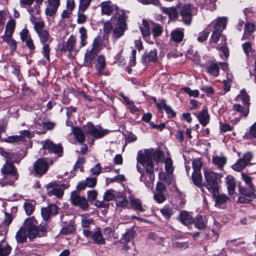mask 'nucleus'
<instances>
[{
    "mask_svg": "<svg viewBox=\"0 0 256 256\" xmlns=\"http://www.w3.org/2000/svg\"><path fill=\"white\" fill-rule=\"evenodd\" d=\"M22 141V136H12L8 137L6 139V142H18Z\"/></svg>",
    "mask_w": 256,
    "mask_h": 256,
    "instance_id": "58",
    "label": "nucleus"
},
{
    "mask_svg": "<svg viewBox=\"0 0 256 256\" xmlns=\"http://www.w3.org/2000/svg\"><path fill=\"white\" fill-rule=\"evenodd\" d=\"M37 221L33 217L26 218L24 221V228L28 230V236L30 240H33L37 236H42L46 232L44 226H38Z\"/></svg>",
    "mask_w": 256,
    "mask_h": 256,
    "instance_id": "2",
    "label": "nucleus"
},
{
    "mask_svg": "<svg viewBox=\"0 0 256 256\" xmlns=\"http://www.w3.org/2000/svg\"><path fill=\"white\" fill-rule=\"evenodd\" d=\"M48 168V163L42 158L38 159L34 164V170L38 175L44 174L47 172Z\"/></svg>",
    "mask_w": 256,
    "mask_h": 256,
    "instance_id": "13",
    "label": "nucleus"
},
{
    "mask_svg": "<svg viewBox=\"0 0 256 256\" xmlns=\"http://www.w3.org/2000/svg\"><path fill=\"white\" fill-rule=\"evenodd\" d=\"M76 38L74 36H70L68 39L66 44L64 46V50L71 52L73 50L76 44Z\"/></svg>",
    "mask_w": 256,
    "mask_h": 256,
    "instance_id": "37",
    "label": "nucleus"
},
{
    "mask_svg": "<svg viewBox=\"0 0 256 256\" xmlns=\"http://www.w3.org/2000/svg\"><path fill=\"white\" fill-rule=\"evenodd\" d=\"M118 15V26L113 30V36L114 38H118L121 37L126 30V24L125 20L126 18L125 13L123 11L119 10L117 12Z\"/></svg>",
    "mask_w": 256,
    "mask_h": 256,
    "instance_id": "5",
    "label": "nucleus"
},
{
    "mask_svg": "<svg viewBox=\"0 0 256 256\" xmlns=\"http://www.w3.org/2000/svg\"><path fill=\"white\" fill-rule=\"evenodd\" d=\"M80 47L82 48L85 46L87 44V30L84 27H81L79 30Z\"/></svg>",
    "mask_w": 256,
    "mask_h": 256,
    "instance_id": "36",
    "label": "nucleus"
},
{
    "mask_svg": "<svg viewBox=\"0 0 256 256\" xmlns=\"http://www.w3.org/2000/svg\"><path fill=\"white\" fill-rule=\"evenodd\" d=\"M91 238L94 242L98 244H104L105 238H104L100 230L97 228L94 231L92 232L91 234Z\"/></svg>",
    "mask_w": 256,
    "mask_h": 256,
    "instance_id": "21",
    "label": "nucleus"
},
{
    "mask_svg": "<svg viewBox=\"0 0 256 256\" xmlns=\"http://www.w3.org/2000/svg\"><path fill=\"white\" fill-rule=\"evenodd\" d=\"M75 230L74 226L70 224L62 228L60 232L62 234H68L72 233Z\"/></svg>",
    "mask_w": 256,
    "mask_h": 256,
    "instance_id": "56",
    "label": "nucleus"
},
{
    "mask_svg": "<svg viewBox=\"0 0 256 256\" xmlns=\"http://www.w3.org/2000/svg\"><path fill=\"white\" fill-rule=\"evenodd\" d=\"M162 10L164 13L169 14L170 17L175 18L177 16L178 13L175 8H162Z\"/></svg>",
    "mask_w": 256,
    "mask_h": 256,
    "instance_id": "52",
    "label": "nucleus"
},
{
    "mask_svg": "<svg viewBox=\"0 0 256 256\" xmlns=\"http://www.w3.org/2000/svg\"><path fill=\"white\" fill-rule=\"evenodd\" d=\"M106 66L105 58L103 55H100L96 60V68L99 75L104 74V70Z\"/></svg>",
    "mask_w": 256,
    "mask_h": 256,
    "instance_id": "24",
    "label": "nucleus"
},
{
    "mask_svg": "<svg viewBox=\"0 0 256 256\" xmlns=\"http://www.w3.org/2000/svg\"><path fill=\"white\" fill-rule=\"evenodd\" d=\"M132 206L136 210L140 212H144V210L142 206L140 200L138 198H132L130 200Z\"/></svg>",
    "mask_w": 256,
    "mask_h": 256,
    "instance_id": "46",
    "label": "nucleus"
},
{
    "mask_svg": "<svg viewBox=\"0 0 256 256\" xmlns=\"http://www.w3.org/2000/svg\"><path fill=\"white\" fill-rule=\"evenodd\" d=\"M180 218L182 223L186 226L194 222L191 214L186 210H182L180 212Z\"/></svg>",
    "mask_w": 256,
    "mask_h": 256,
    "instance_id": "26",
    "label": "nucleus"
},
{
    "mask_svg": "<svg viewBox=\"0 0 256 256\" xmlns=\"http://www.w3.org/2000/svg\"><path fill=\"white\" fill-rule=\"evenodd\" d=\"M184 92L188 94L190 96L196 98L199 96V92L197 90H192L190 88L186 87L183 88Z\"/></svg>",
    "mask_w": 256,
    "mask_h": 256,
    "instance_id": "57",
    "label": "nucleus"
},
{
    "mask_svg": "<svg viewBox=\"0 0 256 256\" xmlns=\"http://www.w3.org/2000/svg\"><path fill=\"white\" fill-rule=\"evenodd\" d=\"M49 188L52 189L49 192L50 194L58 198L61 197L64 194V190L69 186L68 184H57L56 182H52L48 184Z\"/></svg>",
    "mask_w": 256,
    "mask_h": 256,
    "instance_id": "11",
    "label": "nucleus"
},
{
    "mask_svg": "<svg viewBox=\"0 0 256 256\" xmlns=\"http://www.w3.org/2000/svg\"><path fill=\"white\" fill-rule=\"evenodd\" d=\"M70 200L73 205L78 206L83 210H86L88 208L87 200L77 192L74 191L71 193Z\"/></svg>",
    "mask_w": 256,
    "mask_h": 256,
    "instance_id": "8",
    "label": "nucleus"
},
{
    "mask_svg": "<svg viewBox=\"0 0 256 256\" xmlns=\"http://www.w3.org/2000/svg\"><path fill=\"white\" fill-rule=\"evenodd\" d=\"M202 163L200 159L196 158L192 162V168L194 172H200Z\"/></svg>",
    "mask_w": 256,
    "mask_h": 256,
    "instance_id": "54",
    "label": "nucleus"
},
{
    "mask_svg": "<svg viewBox=\"0 0 256 256\" xmlns=\"http://www.w3.org/2000/svg\"><path fill=\"white\" fill-rule=\"evenodd\" d=\"M227 23V20L225 17H220L213 22L214 30L222 32L225 28Z\"/></svg>",
    "mask_w": 256,
    "mask_h": 256,
    "instance_id": "23",
    "label": "nucleus"
},
{
    "mask_svg": "<svg viewBox=\"0 0 256 256\" xmlns=\"http://www.w3.org/2000/svg\"><path fill=\"white\" fill-rule=\"evenodd\" d=\"M192 180L196 186L203 190L204 183H202V176L200 172H194Z\"/></svg>",
    "mask_w": 256,
    "mask_h": 256,
    "instance_id": "28",
    "label": "nucleus"
},
{
    "mask_svg": "<svg viewBox=\"0 0 256 256\" xmlns=\"http://www.w3.org/2000/svg\"><path fill=\"white\" fill-rule=\"evenodd\" d=\"M16 26V22L14 20H10L6 26V34H8L9 35H12L14 33Z\"/></svg>",
    "mask_w": 256,
    "mask_h": 256,
    "instance_id": "45",
    "label": "nucleus"
},
{
    "mask_svg": "<svg viewBox=\"0 0 256 256\" xmlns=\"http://www.w3.org/2000/svg\"><path fill=\"white\" fill-rule=\"evenodd\" d=\"M200 122L206 126L209 122L210 116L206 110H204L198 115Z\"/></svg>",
    "mask_w": 256,
    "mask_h": 256,
    "instance_id": "32",
    "label": "nucleus"
},
{
    "mask_svg": "<svg viewBox=\"0 0 256 256\" xmlns=\"http://www.w3.org/2000/svg\"><path fill=\"white\" fill-rule=\"evenodd\" d=\"M165 168L166 172L168 173H172L173 171L172 162L170 158H167L164 162Z\"/></svg>",
    "mask_w": 256,
    "mask_h": 256,
    "instance_id": "63",
    "label": "nucleus"
},
{
    "mask_svg": "<svg viewBox=\"0 0 256 256\" xmlns=\"http://www.w3.org/2000/svg\"><path fill=\"white\" fill-rule=\"evenodd\" d=\"M134 232L132 230H130L126 232L124 235L122 239V242H130L134 238Z\"/></svg>",
    "mask_w": 256,
    "mask_h": 256,
    "instance_id": "51",
    "label": "nucleus"
},
{
    "mask_svg": "<svg viewBox=\"0 0 256 256\" xmlns=\"http://www.w3.org/2000/svg\"><path fill=\"white\" fill-rule=\"evenodd\" d=\"M226 158L223 156H214L212 158V164L218 168L222 169L226 162Z\"/></svg>",
    "mask_w": 256,
    "mask_h": 256,
    "instance_id": "27",
    "label": "nucleus"
},
{
    "mask_svg": "<svg viewBox=\"0 0 256 256\" xmlns=\"http://www.w3.org/2000/svg\"><path fill=\"white\" fill-rule=\"evenodd\" d=\"M72 132L78 142L82 144L85 141L84 134L80 128L72 126Z\"/></svg>",
    "mask_w": 256,
    "mask_h": 256,
    "instance_id": "25",
    "label": "nucleus"
},
{
    "mask_svg": "<svg viewBox=\"0 0 256 256\" xmlns=\"http://www.w3.org/2000/svg\"><path fill=\"white\" fill-rule=\"evenodd\" d=\"M160 212L162 216L166 218H170L173 213L172 208L167 206L161 208Z\"/></svg>",
    "mask_w": 256,
    "mask_h": 256,
    "instance_id": "48",
    "label": "nucleus"
},
{
    "mask_svg": "<svg viewBox=\"0 0 256 256\" xmlns=\"http://www.w3.org/2000/svg\"><path fill=\"white\" fill-rule=\"evenodd\" d=\"M93 222V220L88 216H82V224L84 228H88L89 225Z\"/></svg>",
    "mask_w": 256,
    "mask_h": 256,
    "instance_id": "49",
    "label": "nucleus"
},
{
    "mask_svg": "<svg viewBox=\"0 0 256 256\" xmlns=\"http://www.w3.org/2000/svg\"><path fill=\"white\" fill-rule=\"evenodd\" d=\"M10 246L4 241L0 242V256H8L10 252Z\"/></svg>",
    "mask_w": 256,
    "mask_h": 256,
    "instance_id": "38",
    "label": "nucleus"
},
{
    "mask_svg": "<svg viewBox=\"0 0 256 256\" xmlns=\"http://www.w3.org/2000/svg\"><path fill=\"white\" fill-rule=\"evenodd\" d=\"M116 198V195L114 194V190H106L104 194V200L108 202Z\"/></svg>",
    "mask_w": 256,
    "mask_h": 256,
    "instance_id": "53",
    "label": "nucleus"
},
{
    "mask_svg": "<svg viewBox=\"0 0 256 256\" xmlns=\"http://www.w3.org/2000/svg\"><path fill=\"white\" fill-rule=\"evenodd\" d=\"M140 30L144 38H146L150 35L149 24L146 20H142V24L140 26Z\"/></svg>",
    "mask_w": 256,
    "mask_h": 256,
    "instance_id": "39",
    "label": "nucleus"
},
{
    "mask_svg": "<svg viewBox=\"0 0 256 256\" xmlns=\"http://www.w3.org/2000/svg\"><path fill=\"white\" fill-rule=\"evenodd\" d=\"M44 150H48L50 153L57 154L60 156L62 152V148L60 144H56L50 140L44 142L42 148L40 150V153H42Z\"/></svg>",
    "mask_w": 256,
    "mask_h": 256,
    "instance_id": "9",
    "label": "nucleus"
},
{
    "mask_svg": "<svg viewBox=\"0 0 256 256\" xmlns=\"http://www.w3.org/2000/svg\"><path fill=\"white\" fill-rule=\"evenodd\" d=\"M28 236V230L26 228H24V224L23 226L17 232L16 238L18 242H22L26 240Z\"/></svg>",
    "mask_w": 256,
    "mask_h": 256,
    "instance_id": "29",
    "label": "nucleus"
},
{
    "mask_svg": "<svg viewBox=\"0 0 256 256\" xmlns=\"http://www.w3.org/2000/svg\"><path fill=\"white\" fill-rule=\"evenodd\" d=\"M92 0H80L79 9L82 12H84L88 8Z\"/></svg>",
    "mask_w": 256,
    "mask_h": 256,
    "instance_id": "60",
    "label": "nucleus"
},
{
    "mask_svg": "<svg viewBox=\"0 0 256 256\" xmlns=\"http://www.w3.org/2000/svg\"><path fill=\"white\" fill-rule=\"evenodd\" d=\"M158 107L160 110H164L170 116L174 118L176 116V112L171 107L166 104L164 101H162L160 103L158 104Z\"/></svg>",
    "mask_w": 256,
    "mask_h": 256,
    "instance_id": "35",
    "label": "nucleus"
},
{
    "mask_svg": "<svg viewBox=\"0 0 256 256\" xmlns=\"http://www.w3.org/2000/svg\"><path fill=\"white\" fill-rule=\"evenodd\" d=\"M142 158V156L140 152H138L137 156V161L138 163L141 164L142 166L146 167V173L148 175L150 180L146 179L144 181L145 185L146 187L150 188H152L154 186V166L153 164L152 161L150 160V159H144V162H140V158Z\"/></svg>",
    "mask_w": 256,
    "mask_h": 256,
    "instance_id": "4",
    "label": "nucleus"
},
{
    "mask_svg": "<svg viewBox=\"0 0 256 256\" xmlns=\"http://www.w3.org/2000/svg\"><path fill=\"white\" fill-rule=\"evenodd\" d=\"M152 31L154 37L158 36L162 32V27L159 24H155Z\"/></svg>",
    "mask_w": 256,
    "mask_h": 256,
    "instance_id": "55",
    "label": "nucleus"
},
{
    "mask_svg": "<svg viewBox=\"0 0 256 256\" xmlns=\"http://www.w3.org/2000/svg\"><path fill=\"white\" fill-rule=\"evenodd\" d=\"M102 12V14L110 15L115 8V6L112 5L110 2H103L101 4Z\"/></svg>",
    "mask_w": 256,
    "mask_h": 256,
    "instance_id": "31",
    "label": "nucleus"
},
{
    "mask_svg": "<svg viewBox=\"0 0 256 256\" xmlns=\"http://www.w3.org/2000/svg\"><path fill=\"white\" fill-rule=\"evenodd\" d=\"M204 186L206 187L210 192L219 190V184L222 176L212 170H206L204 172Z\"/></svg>",
    "mask_w": 256,
    "mask_h": 256,
    "instance_id": "3",
    "label": "nucleus"
},
{
    "mask_svg": "<svg viewBox=\"0 0 256 256\" xmlns=\"http://www.w3.org/2000/svg\"><path fill=\"white\" fill-rule=\"evenodd\" d=\"M225 182L227 186L228 193L230 195H232L235 192L236 188V183L234 178L230 176H227L225 178Z\"/></svg>",
    "mask_w": 256,
    "mask_h": 256,
    "instance_id": "22",
    "label": "nucleus"
},
{
    "mask_svg": "<svg viewBox=\"0 0 256 256\" xmlns=\"http://www.w3.org/2000/svg\"><path fill=\"white\" fill-rule=\"evenodd\" d=\"M154 198L158 203H162L166 200L162 192H157L154 194Z\"/></svg>",
    "mask_w": 256,
    "mask_h": 256,
    "instance_id": "61",
    "label": "nucleus"
},
{
    "mask_svg": "<svg viewBox=\"0 0 256 256\" xmlns=\"http://www.w3.org/2000/svg\"><path fill=\"white\" fill-rule=\"evenodd\" d=\"M221 33L222 32H220L213 30L212 35L210 37V42L215 44L217 43L221 36Z\"/></svg>",
    "mask_w": 256,
    "mask_h": 256,
    "instance_id": "59",
    "label": "nucleus"
},
{
    "mask_svg": "<svg viewBox=\"0 0 256 256\" xmlns=\"http://www.w3.org/2000/svg\"><path fill=\"white\" fill-rule=\"evenodd\" d=\"M193 222H194L195 226L200 230L204 229L206 226V220L202 216H198Z\"/></svg>",
    "mask_w": 256,
    "mask_h": 256,
    "instance_id": "33",
    "label": "nucleus"
},
{
    "mask_svg": "<svg viewBox=\"0 0 256 256\" xmlns=\"http://www.w3.org/2000/svg\"><path fill=\"white\" fill-rule=\"evenodd\" d=\"M102 42L99 37L96 38L92 42V48L90 49L94 52L98 54L102 49Z\"/></svg>",
    "mask_w": 256,
    "mask_h": 256,
    "instance_id": "40",
    "label": "nucleus"
},
{
    "mask_svg": "<svg viewBox=\"0 0 256 256\" xmlns=\"http://www.w3.org/2000/svg\"><path fill=\"white\" fill-rule=\"evenodd\" d=\"M184 32L180 29H176L171 32V39L172 40L179 42H180L184 37Z\"/></svg>",
    "mask_w": 256,
    "mask_h": 256,
    "instance_id": "34",
    "label": "nucleus"
},
{
    "mask_svg": "<svg viewBox=\"0 0 256 256\" xmlns=\"http://www.w3.org/2000/svg\"><path fill=\"white\" fill-rule=\"evenodd\" d=\"M143 62H155L158 60L157 50L156 49L145 52L142 56Z\"/></svg>",
    "mask_w": 256,
    "mask_h": 256,
    "instance_id": "19",
    "label": "nucleus"
},
{
    "mask_svg": "<svg viewBox=\"0 0 256 256\" xmlns=\"http://www.w3.org/2000/svg\"><path fill=\"white\" fill-rule=\"evenodd\" d=\"M215 201V205L220 207L222 204L226 203L228 200V196L224 194H220L218 190L210 192Z\"/></svg>",
    "mask_w": 256,
    "mask_h": 256,
    "instance_id": "17",
    "label": "nucleus"
},
{
    "mask_svg": "<svg viewBox=\"0 0 256 256\" xmlns=\"http://www.w3.org/2000/svg\"><path fill=\"white\" fill-rule=\"evenodd\" d=\"M238 190L244 196L253 199L256 198L254 188H250L248 187V188L239 187Z\"/></svg>",
    "mask_w": 256,
    "mask_h": 256,
    "instance_id": "30",
    "label": "nucleus"
},
{
    "mask_svg": "<svg viewBox=\"0 0 256 256\" xmlns=\"http://www.w3.org/2000/svg\"><path fill=\"white\" fill-rule=\"evenodd\" d=\"M57 212L58 208L55 204H50L47 207L42 208L41 214L43 219L46 220L51 214H56Z\"/></svg>",
    "mask_w": 256,
    "mask_h": 256,
    "instance_id": "16",
    "label": "nucleus"
},
{
    "mask_svg": "<svg viewBox=\"0 0 256 256\" xmlns=\"http://www.w3.org/2000/svg\"><path fill=\"white\" fill-rule=\"evenodd\" d=\"M254 28V25L252 23H246L245 24L244 26V32L242 38V40H244L246 39V36L248 34H250L253 32Z\"/></svg>",
    "mask_w": 256,
    "mask_h": 256,
    "instance_id": "50",
    "label": "nucleus"
},
{
    "mask_svg": "<svg viewBox=\"0 0 256 256\" xmlns=\"http://www.w3.org/2000/svg\"><path fill=\"white\" fill-rule=\"evenodd\" d=\"M46 5L45 14L47 16H54L60 6V0H47L44 2Z\"/></svg>",
    "mask_w": 256,
    "mask_h": 256,
    "instance_id": "12",
    "label": "nucleus"
},
{
    "mask_svg": "<svg viewBox=\"0 0 256 256\" xmlns=\"http://www.w3.org/2000/svg\"><path fill=\"white\" fill-rule=\"evenodd\" d=\"M13 216L10 214L6 212L4 219L0 224V235H4L8 230V226L10 224Z\"/></svg>",
    "mask_w": 256,
    "mask_h": 256,
    "instance_id": "18",
    "label": "nucleus"
},
{
    "mask_svg": "<svg viewBox=\"0 0 256 256\" xmlns=\"http://www.w3.org/2000/svg\"><path fill=\"white\" fill-rule=\"evenodd\" d=\"M237 98H240L246 104L248 105L250 104V96L245 90H241Z\"/></svg>",
    "mask_w": 256,
    "mask_h": 256,
    "instance_id": "47",
    "label": "nucleus"
},
{
    "mask_svg": "<svg viewBox=\"0 0 256 256\" xmlns=\"http://www.w3.org/2000/svg\"><path fill=\"white\" fill-rule=\"evenodd\" d=\"M180 14L185 24H190L192 20L190 5L186 4L184 6L181 10Z\"/></svg>",
    "mask_w": 256,
    "mask_h": 256,
    "instance_id": "15",
    "label": "nucleus"
},
{
    "mask_svg": "<svg viewBox=\"0 0 256 256\" xmlns=\"http://www.w3.org/2000/svg\"><path fill=\"white\" fill-rule=\"evenodd\" d=\"M253 157L252 154L250 152H246L245 153L242 158L240 159L242 160L244 162H246V166L250 164V162Z\"/></svg>",
    "mask_w": 256,
    "mask_h": 256,
    "instance_id": "62",
    "label": "nucleus"
},
{
    "mask_svg": "<svg viewBox=\"0 0 256 256\" xmlns=\"http://www.w3.org/2000/svg\"><path fill=\"white\" fill-rule=\"evenodd\" d=\"M96 184V180L94 178H88L86 180L80 182L76 186L77 190H84L86 186L90 188L94 187Z\"/></svg>",
    "mask_w": 256,
    "mask_h": 256,
    "instance_id": "20",
    "label": "nucleus"
},
{
    "mask_svg": "<svg viewBox=\"0 0 256 256\" xmlns=\"http://www.w3.org/2000/svg\"><path fill=\"white\" fill-rule=\"evenodd\" d=\"M1 172L3 174H6V179H10V181L8 182L9 184H12L18 178L16 168L12 162L6 161L2 168Z\"/></svg>",
    "mask_w": 256,
    "mask_h": 256,
    "instance_id": "6",
    "label": "nucleus"
},
{
    "mask_svg": "<svg viewBox=\"0 0 256 256\" xmlns=\"http://www.w3.org/2000/svg\"><path fill=\"white\" fill-rule=\"evenodd\" d=\"M246 166V162L240 158L232 166V168L235 171L240 172L245 168Z\"/></svg>",
    "mask_w": 256,
    "mask_h": 256,
    "instance_id": "43",
    "label": "nucleus"
},
{
    "mask_svg": "<svg viewBox=\"0 0 256 256\" xmlns=\"http://www.w3.org/2000/svg\"><path fill=\"white\" fill-rule=\"evenodd\" d=\"M116 204L117 206L124 207L128 204L126 198L122 194L117 196L116 198Z\"/></svg>",
    "mask_w": 256,
    "mask_h": 256,
    "instance_id": "41",
    "label": "nucleus"
},
{
    "mask_svg": "<svg viewBox=\"0 0 256 256\" xmlns=\"http://www.w3.org/2000/svg\"><path fill=\"white\" fill-rule=\"evenodd\" d=\"M232 109L240 113L244 116H246L249 112L248 106H247L246 108H243L240 104H234L232 106Z\"/></svg>",
    "mask_w": 256,
    "mask_h": 256,
    "instance_id": "42",
    "label": "nucleus"
},
{
    "mask_svg": "<svg viewBox=\"0 0 256 256\" xmlns=\"http://www.w3.org/2000/svg\"><path fill=\"white\" fill-rule=\"evenodd\" d=\"M98 54L90 50H86L84 57L82 66L86 67H91L92 66L93 62L95 60Z\"/></svg>",
    "mask_w": 256,
    "mask_h": 256,
    "instance_id": "14",
    "label": "nucleus"
},
{
    "mask_svg": "<svg viewBox=\"0 0 256 256\" xmlns=\"http://www.w3.org/2000/svg\"><path fill=\"white\" fill-rule=\"evenodd\" d=\"M44 23L43 21H40L35 24V31L40 38V42L44 44L42 47V53L44 56L48 61H50V48L49 44H46L52 42V38L48 32L44 29Z\"/></svg>",
    "mask_w": 256,
    "mask_h": 256,
    "instance_id": "1",
    "label": "nucleus"
},
{
    "mask_svg": "<svg viewBox=\"0 0 256 256\" xmlns=\"http://www.w3.org/2000/svg\"><path fill=\"white\" fill-rule=\"evenodd\" d=\"M208 72L214 76H217L219 74V67L216 64H212L208 67Z\"/></svg>",
    "mask_w": 256,
    "mask_h": 256,
    "instance_id": "44",
    "label": "nucleus"
},
{
    "mask_svg": "<svg viewBox=\"0 0 256 256\" xmlns=\"http://www.w3.org/2000/svg\"><path fill=\"white\" fill-rule=\"evenodd\" d=\"M84 128L86 134L92 135L96 138H101L108 132V130H104L100 127L95 126L91 123H88Z\"/></svg>",
    "mask_w": 256,
    "mask_h": 256,
    "instance_id": "7",
    "label": "nucleus"
},
{
    "mask_svg": "<svg viewBox=\"0 0 256 256\" xmlns=\"http://www.w3.org/2000/svg\"><path fill=\"white\" fill-rule=\"evenodd\" d=\"M142 158H140V162H144L142 160L144 159H150L152 161L154 160L158 162L161 160L162 157L164 156V153L159 150H146L144 152H140Z\"/></svg>",
    "mask_w": 256,
    "mask_h": 256,
    "instance_id": "10",
    "label": "nucleus"
},
{
    "mask_svg": "<svg viewBox=\"0 0 256 256\" xmlns=\"http://www.w3.org/2000/svg\"><path fill=\"white\" fill-rule=\"evenodd\" d=\"M26 212L28 215H30L34 212V206L32 204L26 202L24 206Z\"/></svg>",
    "mask_w": 256,
    "mask_h": 256,
    "instance_id": "64",
    "label": "nucleus"
}]
</instances>
